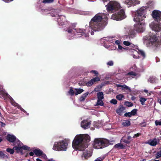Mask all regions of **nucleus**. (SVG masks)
<instances>
[{"label":"nucleus","mask_w":161,"mask_h":161,"mask_svg":"<svg viewBox=\"0 0 161 161\" xmlns=\"http://www.w3.org/2000/svg\"><path fill=\"white\" fill-rule=\"evenodd\" d=\"M109 0H103V3H105V2H107L108 1H109Z\"/></svg>","instance_id":"nucleus-55"},{"label":"nucleus","mask_w":161,"mask_h":161,"mask_svg":"<svg viewBox=\"0 0 161 161\" xmlns=\"http://www.w3.org/2000/svg\"><path fill=\"white\" fill-rule=\"evenodd\" d=\"M33 152L37 156H41L42 157L44 158H46L47 156L43 153V152L42 151V150L39 149H36L34 150Z\"/></svg>","instance_id":"nucleus-16"},{"label":"nucleus","mask_w":161,"mask_h":161,"mask_svg":"<svg viewBox=\"0 0 161 161\" xmlns=\"http://www.w3.org/2000/svg\"><path fill=\"white\" fill-rule=\"evenodd\" d=\"M123 141L126 143H128L129 142V141H127V140H124Z\"/></svg>","instance_id":"nucleus-56"},{"label":"nucleus","mask_w":161,"mask_h":161,"mask_svg":"<svg viewBox=\"0 0 161 161\" xmlns=\"http://www.w3.org/2000/svg\"><path fill=\"white\" fill-rule=\"evenodd\" d=\"M85 98L83 96H81L80 98V100L81 101H84L85 100Z\"/></svg>","instance_id":"nucleus-48"},{"label":"nucleus","mask_w":161,"mask_h":161,"mask_svg":"<svg viewBox=\"0 0 161 161\" xmlns=\"http://www.w3.org/2000/svg\"><path fill=\"white\" fill-rule=\"evenodd\" d=\"M115 43L118 46L119 45H120V42L119 40H116L115 42Z\"/></svg>","instance_id":"nucleus-47"},{"label":"nucleus","mask_w":161,"mask_h":161,"mask_svg":"<svg viewBox=\"0 0 161 161\" xmlns=\"http://www.w3.org/2000/svg\"><path fill=\"white\" fill-rule=\"evenodd\" d=\"M34 153V152H31L29 154L31 156H33Z\"/></svg>","instance_id":"nucleus-52"},{"label":"nucleus","mask_w":161,"mask_h":161,"mask_svg":"<svg viewBox=\"0 0 161 161\" xmlns=\"http://www.w3.org/2000/svg\"><path fill=\"white\" fill-rule=\"evenodd\" d=\"M98 87H96L94 89L95 91V92H98Z\"/></svg>","instance_id":"nucleus-53"},{"label":"nucleus","mask_w":161,"mask_h":161,"mask_svg":"<svg viewBox=\"0 0 161 161\" xmlns=\"http://www.w3.org/2000/svg\"><path fill=\"white\" fill-rule=\"evenodd\" d=\"M125 105L128 107H131L133 106V104L132 103L128 101L125 103Z\"/></svg>","instance_id":"nucleus-35"},{"label":"nucleus","mask_w":161,"mask_h":161,"mask_svg":"<svg viewBox=\"0 0 161 161\" xmlns=\"http://www.w3.org/2000/svg\"><path fill=\"white\" fill-rule=\"evenodd\" d=\"M133 52L134 53V54L133 55V57L134 58H139V56L138 55V53H135V51L134 50H133Z\"/></svg>","instance_id":"nucleus-31"},{"label":"nucleus","mask_w":161,"mask_h":161,"mask_svg":"<svg viewBox=\"0 0 161 161\" xmlns=\"http://www.w3.org/2000/svg\"><path fill=\"white\" fill-rule=\"evenodd\" d=\"M156 158L157 159L161 157V149L157 153Z\"/></svg>","instance_id":"nucleus-36"},{"label":"nucleus","mask_w":161,"mask_h":161,"mask_svg":"<svg viewBox=\"0 0 161 161\" xmlns=\"http://www.w3.org/2000/svg\"><path fill=\"white\" fill-rule=\"evenodd\" d=\"M107 64L109 66H112L113 65L114 62L112 61H110L107 63Z\"/></svg>","instance_id":"nucleus-41"},{"label":"nucleus","mask_w":161,"mask_h":161,"mask_svg":"<svg viewBox=\"0 0 161 161\" xmlns=\"http://www.w3.org/2000/svg\"><path fill=\"white\" fill-rule=\"evenodd\" d=\"M129 34L130 35H133L134 34V31H129Z\"/></svg>","instance_id":"nucleus-50"},{"label":"nucleus","mask_w":161,"mask_h":161,"mask_svg":"<svg viewBox=\"0 0 161 161\" xmlns=\"http://www.w3.org/2000/svg\"><path fill=\"white\" fill-rule=\"evenodd\" d=\"M136 51H135V53H138L139 54H140L142 57V59L145 58L146 55L145 53L142 50L139 49L137 48Z\"/></svg>","instance_id":"nucleus-21"},{"label":"nucleus","mask_w":161,"mask_h":161,"mask_svg":"<svg viewBox=\"0 0 161 161\" xmlns=\"http://www.w3.org/2000/svg\"><path fill=\"white\" fill-rule=\"evenodd\" d=\"M1 113L0 112V116H1Z\"/></svg>","instance_id":"nucleus-64"},{"label":"nucleus","mask_w":161,"mask_h":161,"mask_svg":"<svg viewBox=\"0 0 161 161\" xmlns=\"http://www.w3.org/2000/svg\"><path fill=\"white\" fill-rule=\"evenodd\" d=\"M0 124L2 126H4L5 125V124L4 123L1 122H0Z\"/></svg>","instance_id":"nucleus-51"},{"label":"nucleus","mask_w":161,"mask_h":161,"mask_svg":"<svg viewBox=\"0 0 161 161\" xmlns=\"http://www.w3.org/2000/svg\"><path fill=\"white\" fill-rule=\"evenodd\" d=\"M91 122L88 119L84 120L80 123L81 127L84 129H86L90 127Z\"/></svg>","instance_id":"nucleus-13"},{"label":"nucleus","mask_w":161,"mask_h":161,"mask_svg":"<svg viewBox=\"0 0 161 161\" xmlns=\"http://www.w3.org/2000/svg\"><path fill=\"white\" fill-rule=\"evenodd\" d=\"M75 92L73 90V88H71L70 89L68 92L69 94L71 95H73L75 94Z\"/></svg>","instance_id":"nucleus-32"},{"label":"nucleus","mask_w":161,"mask_h":161,"mask_svg":"<svg viewBox=\"0 0 161 161\" xmlns=\"http://www.w3.org/2000/svg\"><path fill=\"white\" fill-rule=\"evenodd\" d=\"M125 108L123 106H120L116 110V112L119 115H121L124 112Z\"/></svg>","instance_id":"nucleus-20"},{"label":"nucleus","mask_w":161,"mask_h":161,"mask_svg":"<svg viewBox=\"0 0 161 161\" xmlns=\"http://www.w3.org/2000/svg\"><path fill=\"white\" fill-rule=\"evenodd\" d=\"M157 80V79L155 77L153 76H150L148 79L147 81L148 82H150L152 83H155Z\"/></svg>","instance_id":"nucleus-22"},{"label":"nucleus","mask_w":161,"mask_h":161,"mask_svg":"<svg viewBox=\"0 0 161 161\" xmlns=\"http://www.w3.org/2000/svg\"><path fill=\"white\" fill-rule=\"evenodd\" d=\"M53 0H44L43 1L42 3H49L53 2Z\"/></svg>","instance_id":"nucleus-39"},{"label":"nucleus","mask_w":161,"mask_h":161,"mask_svg":"<svg viewBox=\"0 0 161 161\" xmlns=\"http://www.w3.org/2000/svg\"><path fill=\"white\" fill-rule=\"evenodd\" d=\"M2 141V139L1 137H0V142H1Z\"/></svg>","instance_id":"nucleus-63"},{"label":"nucleus","mask_w":161,"mask_h":161,"mask_svg":"<svg viewBox=\"0 0 161 161\" xmlns=\"http://www.w3.org/2000/svg\"><path fill=\"white\" fill-rule=\"evenodd\" d=\"M108 145V142L107 140L100 138L96 139L94 140L93 146L95 149H99L107 147Z\"/></svg>","instance_id":"nucleus-7"},{"label":"nucleus","mask_w":161,"mask_h":161,"mask_svg":"<svg viewBox=\"0 0 161 161\" xmlns=\"http://www.w3.org/2000/svg\"><path fill=\"white\" fill-rule=\"evenodd\" d=\"M105 41H108V39L106 38H103L101 39V42L103 43H104L105 42Z\"/></svg>","instance_id":"nucleus-44"},{"label":"nucleus","mask_w":161,"mask_h":161,"mask_svg":"<svg viewBox=\"0 0 161 161\" xmlns=\"http://www.w3.org/2000/svg\"><path fill=\"white\" fill-rule=\"evenodd\" d=\"M125 75H129V76H130V75L136 76V74L135 72H129L128 73L126 74H125Z\"/></svg>","instance_id":"nucleus-38"},{"label":"nucleus","mask_w":161,"mask_h":161,"mask_svg":"<svg viewBox=\"0 0 161 161\" xmlns=\"http://www.w3.org/2000/svg\"><path fill=\"white\" fill-rule=\"evenodd\" d=\"M88 92H86V93L82 95V96L84 97L85 98H86L87 96L88 95Z\"/></svg>","instance_id":"nucleus-49"},{"label":"nucleus","mask_w":161,"mask_h":161,"mask_svg":"<svg viewBox=\"0 0 161 161\" xmlns=\"http://www.w3.org/2000/svg\"><path fill=\"white\" fill-rule=\"evenodd\" d=\"M137 110L136 109H133L131 112H130L126 113L124 114V115L126 117H130L132 116H134L136 113Z\"/></svg>","instance_id":"nucleus-19"},{"label":"nucleus","mask_w":161,"mask_h":161,"mask_svg":"<svg viewBox=\"0 0 161 161\" xmlns=\"http://www.w3.org/2000/svg\"><path fill=\"white\" fill-rule=\"evenodd\" d=\"M144 91L146 93H147L148 92V90L146 89L144 90Z\"/></svg>","instance_id":"nucleus-62"},{"label":"nucleus","mask_w":161,"mask_h":161,"mask_svg":"<svg viewBox=\"0 0 161 161\" xmlns=\"http://www.w3.org/2000/svg\"><path fill=\"white\" fill-rule=\"evenodd\" d=\"M122 86L123 85H120V84H118V85H117V86L118 87H121V88H122Z\"/></svg>","instance_id":"nucleus-57"},{"label":"nucleus","mask_w":161,"mask_h":161,"mask_svg":"<svg viewBox=\"0 0 161 161\" xmlns=\"http://www.w3.org/2000/svg\"><path fill=\"white\" fill-rule=\"evenodd\" d=\"M110 103L114 104H116L117 103V101L115 99H113L111 100Z\"/></svg>","instance_id":"nucleus-42"},{"label":"nucleus","mask_w":161,"mask_h":161,"mask_svg":"<svg viewBox=\"0 0 161 161\" xmlns=\"http://www.w3.org/2000/svg\"><path fill=\"white\" fill-rule=\"evenodd\" d=\"M118 48L119 49V52H123L125 50V48H124L120 45H118Z\"/></svg>","instance_id":"nucleus-29"},{"label":"nucleus","mask_w":161,"mask_h":161,"mask_svg":"<svg viewBox=\"0 0 161 161\" xmlns=\"http://www.w3.org/2000/svg\"><path fill=\"white\" fill-rule=\"evenodd\" d=\"M85 149L82 151H83V153L81 156L82 159H87L92 155V153L90 151H88L87 150H85Z\"/></svg>","instance_id":"nucleus-15"},{"label":"nucleus","mask_w":161,"mask_h":161,"mask_svg":"<svg viewBox=\"0 0 161 161\" xmlns=\"http://www.w3.org/2000/svg\"><path fill=\"white\" fill-rule=\"evenodd\" d=\"M114 147L115 148H123V145L120 143H119L114 146Z\"/></svg>","instance_id":"nucleus-30"},{"label":"nucleus","mask_w":161,"mask_h":161,"mask_svg":"<svg viewBox=\"0 0 161 161\" xmlns=\"http://www.w3.org/2000/svg\"><path fill=\"white\" fill-rule=\"evenodd\" d=\"M123 3L128 6V7L133 5L139 4L140 2L137 0H125L123 1Z\"/></svg>","instance_id":"nucleus-12"},{"label":"nucleus","mask_w":161,"mask_h":161,"mask_svg":"<svg viewBox=\"0 0 161 161\" xmlns=\"http://www.w3.org/2000/svg\"><path fill=\"white\" fill-rule=\"evenodd\" d=\"M59 18H58V24L62 26L67 23V21H66L65 17L64 16L61 15L59 16Z\"/></svg>","instance_id":"nucleus-14"},{"label":"nucleus","mask_w":161,"mask_h":161,"mask_svg":"<svg viewBox=\"0 0 161 161\" xmlns=\"http://www.w3.org/2000/svg\"><path fill=\"white\" fill-rule=\"evenodd\" d=\"M100 80V78L98 77H96L92 79L90 81L86 83V85L88 86H90L95 83L96 82Z\"/></svg>","instance_id":"nucleus-17"},{"label":"nucleus","mask_w":161,"mask_h":161,"mask_svg":"<svg viewBox=\"0 0 161 161\" xmlns=\"http://www.w3.org/2000/svg\"><path fill=\"white\" fill-rule=\"evenodd\" d=\"M126 17L124 10L123 9L118 10L116 13L113 14L111 19L116 20H120Z\"/></svg>","instance_id":"nucleus-8"},{"label":"nucleus","mask_w":161,"mask_h":161,"mask_svg":"<svg viewBox=\"0 0 161 161\" xmlns=\"http://www.w3.org/2000/svg\"><path fill=\"white\" fill-rule=\"evenodd\" d=\"M97 96V99L103 100L104 98L103 94L102 92H98Z\"/></svg>","instance_id":"nucleus-25"},{"label":"nucleus","mask_w":161,"mask_h":161,"mask_svg":"<svg viewBox=\"0 0 161 161\" xmlns=\"http://www.w3.org/2000/svg\"><path fill=\"white\" fill-rule=\"evenodd\" d=\"M130 124V121L128 120H124L123 121L122 124V125L124 126H128Z\"/></svg>","instance_id":"nucleus-24"},{"label":"nucleus","mask_w":161,"mask_h":161,"mask_svg":"<svg viewBox=\"0 0 161 161\" xmlns=\"http://www.w3.org/2000/svg\"><path fill=\"white\" fill-rule=\"evenodd\" d=\"M75 89V94L76 95L81 93L83 91V90L82 89L80 88Z\"/></svg>","instance_id":"nucleus-26"},{"label":"nucleus","mask_w":161,"mask_h":161,"mask_svg":"<svg viewBox=\"0 0 161 161\" xmlns=\"http://www.w3.org/2000/svg\"><path fill=\"white\" fill-rule=\"evenodd\" d=\"M108 15H104L103 14L98 13L92 18L89 23V27L88 26H86V29L81 30L80 28H74L70 27L67 29L68 33V37L69 39L73 38L78 37L80 36H84L85 37L89 36V32L90 30L94 31H100L103 29L107 25V22L102 19L103 18H108ZM91 35H94V32L91 30Z\"/></svg>","instance_id":"nucleus-1"},{"label":"nucleus","mask_w":161,"mask_h":161,"mask_svg":"<svg viewBox=\"0 0 161 161\" xmlns=\"http://www.w3.org/2000/svg\"><path fill=\"white\" fill-rule=\"evenodd\" d=\"M147 99L141 97L140 98V101L142 105L144 104V103L146 101Z\"/></svg>","instance_id":"nucleus-34"},{"label":"nucleus","mask_w":161,"mask_h":161,"mask_svg":"<svg viewBox=\"0 0 161 161\" xmlns=\"http://www.w3.org/2000/svg\"><path fill=\"white\" fill-rule=\"evenodd\" d=\"M47 161H55L53 159L51 158V159H50L48 160Z\"/></svg>","instance_id":"nucleus-58"},{"label":"nucleus","mask_w":161,"mask_h":161,"mask_svg":"<svg viewBox=\"0 0 161 161\" xmlns=\"http://www.w3.org/2000/svg\"><path fill=\"white\" fill-rule=\"evenodd\" d=\"M103 102L102 99H97V104L95 105V106L97 105L103 106Z\"/></svg>","instance_id":"nucleus-27"},{"label":"nucleus","mask_w":161,"mask_h":161,"mask_svg":"<svg viewBox=\"0 0 161 161\" xmlns=\"http://www.w3.org/2000/svg\"><path fill=\"white\" fill-rule=\"evenodd\" d=\"M36 160V161H42L41 159L38 158H37Z\"/></svg>","instance_id":"nucleus-60"},{"label":"nucleus","mask_w":161,"mask_h":161,"mask_svg":"<svg viewBox=\"0 0 161 161\" xmlns=\"http://www.w3.org/2000/svg\"><path fill=\"white\" fill-rule=\"evenodd\" d=\"M7 140L12 142H14V145H16L14 147V149L17 153L21 152L22 149L28 150L30 148L26 145H23L19 140L16 139V137L13 135H8L7 136Z\"/></svg>","instance_id":"nucleus-4"},{"label":"nucleus","mask_w":161,"mask_h":161,"mask_svg":"<svg viewBox=\"0 0 161 161\" xmlns=\"http://www.w3.org/2000/svg\"><path fill=\"white\" fill-rule=\"evenodd\" d=\"M135 99H136V97L134 96H132L131 98V99L132 100H134Z\"/></svg>","instance_id":"nucleus-54"},{"label":"nucleus","mask_w":161,"mask_h":161,"mask_svg":"<svg viewBox=\"0 0 161 161\" xmlns=\"http://www.w3.org/2000/svg\"><path fill=\"white\" fill-rule=\"evenodd\" d=\"M14 149H12L10 148H8L6 151L7 152L10 153L11 154H13L14 153Z\"/></svg>","instance_id":"nucleus-37"},{"label":"nucleus","mask_w":161,"mask_h":161,"mask_svg":"<svg viewBox=\"0 0 161 161\" xmlns=\"http://www.w3.org/2000/svg\"><path fill=\"white\" fill-rule=\"evenodd\" d=\"M149 26L152 30L155 32H158L161 31V23H157L153 22L150 24Z\"/></svg>","instance_id":"nucleus-10"},{"label":"nucleus","mask_w":161,"mask_h":161,"mask_svg":"<svg viewBox=\"0 0 161 161\" xmlns=\"http://www.w3.org/2000/svg\"><path fill=\"white\" fill-rule=\"evenodd\" d=\"M91 73H93L94 74H95L96 75H98V72L96 70H92L90 71Z\"/></svg>","instance_id":"nucleus-45"},{"label":"nucleus","mask_w":161,"mask_h":161,"mask_svg":"<svg viewBox=\"0 0 161 161\" xmlns=\"http://www.w3.org/2000/svg\"><path fill=\"white\" fill-rule=\"evenodd\" d=\"M155 123L156 125H161V121L158 120H156L155 121Z\"/></svg>","instance_id":"nucleus-40"},{"label":"nucleus","mask_w":161,"mask_h":161,"mask_svg":"<svg viewBox=\"0 0 161 161\" xmlns=\"http://www.w3.org/2000/svg\"><path fill=\"white\" fill-rule=\"evenodd\" d=\"M122 90H128L129 92L131 91V90L130 88L128 86L126 85H124L122 86Z\"/></svg>","instance_id":"nucleus-28"},{"label":"nucleus","mask_w":161,"mask_h":161,"mask_svg":"<svg viewBox=\"0 0 161 161\" xmlns=\"http://www.w3.org/2000/svg\"><path fill=\"white\" fill-rule=\"evenodd\" d=\"M140 135H141V134L140 133H138L137 134H136L134 135L133 136V137L134 138H136V137L139 136Z\"/></svg>","instance_id":"nucleus-46"},{"label":"nucleus","mask_w":161,"mask_h":161,"mask_svg":"<svg viewBox=\"0 0 161 161\" xmlns=\"http://www.w3.org/2000/svg\"><path fill=\"white\" fill-rule=\"evenodd\" d=\"M131 138V137L130 136H128L127 137V139L128 140H130Z\"/></svg>","instance_id":"nucleus-59"},{"label":"nucleus","mask_w":161,"mask_h":161,"mask_svg":"<svg viewBox=\"0 0 161 161\" xmlns=\"http://www.w3.org/2000/svg\"><path fill=\"white\" fill-rule=\"evenodd\" d=\"M146 9L145 7H142L133 13L134 21L139 22L134 25L135 29L138 32H142L145 30L144 23L140 22L143 20L146 17Z\"/></svg>","instance_id":"nucleus-2"},{"label":"nucleus","mask_w":161,"mask_h":161,"mask_svg":"<svg viewBox=\"0 0 161 161\" xmlns=\"http://www.w3.org/2000/svg\"><path fill=\"white\" fill-rule=\"evenodd\" d=\"M107 10L109 11H112L113 10H118L120 7L119 3L117 2L111 1L105 6Z\"/></svg>","instance_id":"nucleus-9"},{"label":"nucleus","mask_w":161,"mask_h":161,"mask_svg":"<svg viewBox=\"0 0 161 161\" xmlns=\"http://www.w3.org/2000/svg\"><path fill=\"white\" fill-rule=\"evenodd\" d=\"M159 142L158 139L154 138L148 141V143L152 146H155Z\"/></svg>","instance_id":"nucleus-18"},{"label":"nucleus","mask_w":161,"mask_h":161,"mask_svg":"<svg viewBox=\"0 0 161 161\" xmlns=\"http://www.w3.org/2000/svg\"><path fill=\"white\" fill-rule=\"evenodd\" d=\"M124 96L121 94H120L118 95H117L116 97V98L117 99L119 100H121L124 97Z\"/></svg>","instance_id":"nucleus-33"},{"label":"nucleus","mask_w":161,"mask_h":161,"mask_svg":"<svg viewBox=\"0 0 161 161\" xmlns=\"http://www.w3.org/2000/svg\"><path fill=\"white\" fill-rule=\"evenodd\" d=\"M123 43L126 46H130L133 47H135L134 45L128 41H125L123 42Z\"/></svg>","instance_id":"nucleus-23"},{"label":"nucleus","mask_w":161,"mask_h":161,"mask_svg":"<svg viewBox=\"0 0 161 161\" xmlns=\"http://www.w3.org/2000/svg\"><path fill=\"white\" fill-rule=\"evenodd\" d=\"M144 43L147 47H157L159 43L157 37L152 34L144 37Z\"/></svg>","instance_id":"nucleus-5"},{"label":"nucleus","mask_w":161,"mask_h":161,"mask_svg":"<svg viewBox=\"0 0 161 161\" xmlns=\"http://www.w3.org/2000/svg\"><path fill=\"white\" fill-rule=\"evenodd\" d=\"M90 137L86 134L76 135L72 142V147L76 150L82 151L88 147Z\"/></svg>","instance_id":"nucleus-3"},{"label":"nucleus","mask_w":161,"mask_h":161,"mask_svg":"<svg viewBox=\"0 0 161 161\" xmlns=\"http://www.w3.org/2000/svg\"><path fill=\"white\" fill-rule=\"evenodd\" d=\"M158 102L161 105V99L158 100Z\"/></svg>","instance_id":"nucleus-61"},{"label":"nucleus","mask_w":161,"mask_h":161,"mask_svg":"<svg viewBox=\"0 0 161 161\" xmlns=\"http://www.w3.org/2000/svg\"><path fill=\"white\" fill-rule=\"evenodd\" d=\"M7 156L4 154L2 152H0V158H4L6 157Z\"/></svg>","instance_id":"nucleus-43"},{"label":"nucleus","mask_w":161,"mask_h":161,"mask_svg":"<svg viewBox=\"0 0 161 161\" xmlns=\"http://www.w3.org/2000/svg\"><path fill=\"white\" fill-rule=\"evenodd\" d=\"M68 143L65 140L59 141L55 142L53 147V149L57 151H65L68 148Z\"/></svg>","instance_id":"nucleus-6"},{"label":"nucleus","mask_w":161,"mask_h":161,"mask_svg":"<svg viewBox=\"0 0 161 161\" xmlns=\"http://www.w3.org/2000/svg\"><path fill=\"white\" fill-rule=\"evenodd\" d=\"M151 14L154 20L157 21L161 20V12L160 11L155 10L153 11Z\"/></svg>","instance_id":"nucleus-11"}]
</instances>
